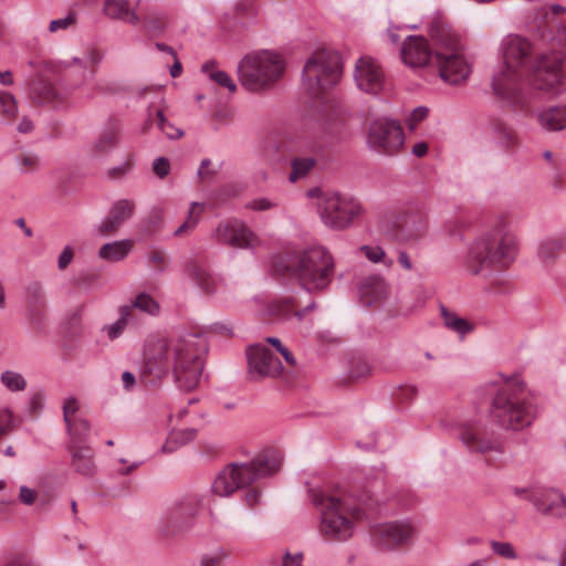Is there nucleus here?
I'll return each instance as SVG.
<instances>
[{"instance_id": "1", "label": "nucleus", "mask_w": 566, "mask_h": 566, "mask_svg": "<svg viewBox=\"0 0 566 566\" xmlns=\"http://www.w3.org/2000/svg\"><path fill=\"white\" fill-rule=\"evenodd\" d=\"M531 43L523 38L515 36L507 41L503 52L504 65L492 78V87L497 96L511 103H520V82L525 76L537 91L556 94L566 90L564 52L553 51L544 54L531 65Z\"/></svg>"}, {"instance_id": "2", "label": "nucleus", "mask_w": 566, "mask_h": 566, "mask_svg": "<svg viewBox=\"0 0 566 566\" xmlns=\"http://www.w3.org/2000/svg\"><path fill=\"white\" fill-rule=\"evenodd\" d=\"M205 349L200 334L186 333L175 339L159 338L149 343L143 361L172 371L177 386L190 391L199 384L203 368L200 354Z\"/></svg>"}, {"instance_id": "3", "label": "nucleus", "mask_w": 566, "mask_h": 566, "mask_svg": "<svg viewBox=\"0 0 566 566\" xmlns=\"http://www.w3.org/2000/svg\"><path fill=\"white\" fill-rule=\"evenodd\" d=\"M311 503L319 513L318 532L327 542H345L353 536L354 521L363 516L360 505H367V500L360 497L358 504L349 495L340 491L331 492L325 489H310Z\"/></svg>"}, {"instance_id": "4", "label": "nucleus", "mask_w": 566, "mask_h": 566, "mask_svg": "<svg viewBox=\"0 0 566 566\" xmlns=\"http://www.w3.org/2000/svg\"><path fill=\"white\" fill-rule=\"evenodd\" d=\"M272 266L276 273L295 277L310 293L325 291L335 274L333 255L323 245L279 254L273 258Z\"/></svg>"}, {"instance_id": "5", "label": "nucleus", "mask_w": 566, "mask_h": 566, "mask_svg": "<svg viewBox=\"0 0 566 566\" xmlns=\"http://www.w3.org/2000/svg\"><path fill=\"white\" fill-rule=\"evenodd\" d=\"M489 413L500 428L517 431L531 426L536 417V407L523 381L510 379L496 389Z\"/></svg>"}, {"instance_id": "6", "label": "nucleus", "mask_w": 566, "mask_h": 566, "mask_svg": "<svg viewBox=\"0 0 566 566\" xmlns=\"http://www.w3.org/2000/svg\"><path fill=\"white\" fill-rule=\"evenodd\" d=\"M517 254V239L505 224H499L491 232L479 238L470 248L467 268L479 275L493 268L506 269Z\"/></svg>"}, {"instance_id": "7", "label": "nucleus", "mask_w": 566, "mask_h": 566, "mask_svg": "<svg viewBox=\"0 0 566 566\" xmlns=\"http://www.w3.org/2000/svg\"><path fill=\"white\" fill-rule=\"evenodd\" d=\"M281 455L269 449L248 463H232L214 479L211 491L219 496H229L256 480L276 473L281 468Z\"/></svg>"}, {"instance_id": "8", "label": "nucleus", "mask_w": 566, "mask_h": 566, "mask_svg": "<svg viewBox=\"0 0 566 566\" xmlns=\"http://www.w3.org/2000/svg\"><path fill=\"white\" fill-rule=\"evenodd\" d=\"M429 34L434 43V65L441 80L452 85L464 82L470 67L463 57L458 35L441 20L431 22Z\"/></svg>"}, {"instance_id": "9", "label": "nucleus", "mask_w": 566, "mask_h": 566, "mask_svg": "<svg viewBox=\"0 0 566 566\" xmlns=\"http://www.w3.org/2000/svg\"><path fill=\"white\" fill-rule=\"evenodd\" d=\"M283 71L279 55L269 51L248 54L238 65L239 81L250 92L271 87L282 76Z\"/></svg>"}, {"instance_id": "10", "label": "nucleus", "mask_w": 566, "mask_h": 566, "mask_svg": "<svg viewBox=\"0 0 566 566\" xmlns=\"http://www.w3.org/2000/svg\"><path fill=\"white\" fill-rule=\"evenodd\" d=\"M342 73V60L338 53L326 50L313 53L303 67V80L307 90L317 95L334 86Z\"/></svg>"}, {"instance_id": "11", "label": "nucleus", "mask_w": 566, "mask_h": 566, "mask_svg": "<svg viewBox=\"0 0 566 566\" xmlns=\"http://www.w3.org/2000/svg\"><path fill=\"white\" fill-rule=\"evenodd\" d=\"M203 505V496L198 492H188L180 497L164 515L160 532L174 536L189 530Z\"/></svg>"}, {"instance_id": "12", "label": "nucleus", "mask_w": 566, "mask_h": 566, "mask_svg": "<svg viewBox=\"0 0 566 566\" xmlns=\"http://www.w3.org/2000/svg\"><path fill=\"white\" fill-rule=\"evenodd\" d=\"M321 219L325 226L342 230L361 212L360 203L338 192H324L318 202Z\"/></svg>"}, {"instance_id": "13", "label": "nucleus", "mask_w": 566, "mask_h": 566, "mask_svg": "<svg viewBox=\"0 0 566 566\" xmlns=\"http://www.w3.org/2000/svg\"><path fill=\"white\" fill-rule=\"evenodd\" d=\"M367 142L374 150L394 155L399 151L405 142L402 127L396 119L378 118L368 128Z\"/></svg>"}, {"instance_id": "14", "label": "nucleus", "mask_w": 566, "mask_h": 566, "mask_svg": "<svg viewBox=\"0 0 566 566\" xmlns=\"http://www.w3.org/2000/svg\"><path fill=\"white\" fill-rule=\"evenodd\" d=\"M249 375L252 380L275 378L282 373V363L266 346L253 344L247 348Z\"/></svg>"}, {"instance_id": "15", "label": "nucleus", "mask_w": 566, "mask_h": 566, "mask_svg": "<svg viewBox=\"0 0 566 566\" xmlns=\"http://www.w3.org/2000/svg\"><path fill=\"white\" fill-rule=\"evenodd\" d=\"M323 155V146L316 142H305L295 146L291 154L289 181L294 184L308 177Z\"/></svg>"}, {"instance_id": "16", "label": "nucleus", "mask_w": 566, "mask_h": 566, "mask_svg": "<svg viewBox=\"0 0 566 566\" xmlns=\"http://www.w3.org/2000/svg\"><path fill=\"white\" fill-rule=\"evenodd\" d=\"M413 534L415 527L406 521L376 524L370 528L374 545L388 551L407 544Z\"/></svg>"}, {"instance_id": "17", "label": "nucleus", "mask_w": 566, "mask_h": 566, "mask_svg": "<svg viewBox=\"0 0 566 566\" xmlns=\"http://www.w3.org/2000/svg\"><path fill=\"white\" fill-rule=\"evenodd\" d=\"M354 78L357 86L369 94H378L384 87V73L376 61L369 56L356 62Z\"/></svg>"}, {"instance_id": "18", "label": "nucleus", "mask_w": 566, "mask_h": 566, "mask_svg": "<svg viewBox=\"0 0 566 566\" xmlns=\"http://www.w3.org/2000/svg\"><path fill=\"white\" fill-rule=\"evenodd\" d=\"M212 237L218 243L239 249L249 248L254 238L253 233L238 220L219 223Z\"/></svg>"}, {"instance_id": "19", "label": "nucleus", "mask_w": 566, "mask_h": 566, "mask_svg": "<svg viewBox=\"0 0 566 566\" xmlns=\"http://www.w3.org/2000/svg\"><path fill=\"white\" fill-rule=\"evenodd\" d=\"M458 437L470 452L488 453L501 451V443L494 438L482 437V428L476 422L461 423L458 429Z\"/></svg>"}, {"instance_id": "20", "label": "nucleus", "mask_w": 566, "mask_h": 566, "mask_svg": "<svg viewBox=\"0 0 566 566\" xmlns=\"http://www.w3.org/2000/svg\"><path fill=\"white\" fill-rule=\"evenodd\" d=\"M528 501L544 515L555 517L566 516V499L554 489H535L530 493Z\"/></svg>"}, {"instance_id": "21", "label": "nucleus", "mask_w": 566, "mask_h": 566, "mask_svg": "<svg viewBox=\"0 0 566 566\" xmlns=\"http://www.w3.org/2000/svg\"><path fill=\"white\" fill-rule=\"evenodd\" d=\"M528 501L544 515L555 517L566 516V499L554 489H535L530 493Z\"/></svg>"}, {"instance_id": "22", "label": "nucleus", "mask_w": 566, "mask_h": 566, "mask_svg": "<svg viewBox=\"0 0 566 566\" xmlns=\"http://www.w3.org/2000/svg\"><path fill=\"white\" fill-rule=\"evenodd\" d=\"M402 61L411 67L434 64V50L423 36L409 35L401 49Z\"/></svg>"}, {"instance_id": "23", "label": "nucleus", "mask_w": 566, "mask_h": 566, "mask_svg": "<svg viewBox=\"0 0 566 566\" xmlns=\"http://www.w3.org/2000/svg\"><path fill=\"white\" fill-rule=\"evenodd\" d=\"M136 205L133 200L120 199L115 201L106 217L97 226V233L101 235H109L116 233L119 228L133 217Z\"/></svg>"}, {"instance_id": "24", "label": "nucleus", "mask_w": 566, "mask_h": 566, "mask_svg": "<svg viewBox=\"0 0 566 566\" xmlns=\"http://www.w3.org/2000/svg\"><path fill=\"white\" fill-rule=\"evenodd\" d=\"M71 465L77 474L91 478L96 473L95 454L91 447L85 444H69Z\"/></svg>"}, {"instance_id": "25", "label": "nucleus", "mask_w": 566, "mask_h": 566, "mask_svg": "<svg viewBox=\"0 0 566 566\" xmlns=\"http://www.w3.org/2000/svg\"><path fill=\"white\" fill-rule=\"evenodd\" d=\"M493 143L504 153L512 154L518 147L515 130L500 118L490 120Z\"/></svg>"}, {"instance_id": "26", "label": "nucleus", "mask_w": 566, "mask_h": 566, "mask_svg": "<svg viewBox=\"0 0 566 566\" xmlns=\"http://www.w3.org/2000/svg\"><path fill=\"white\" fill-rule=\"evenodd\" d=\"M186 273L206 294H212L216 292L217 279L206 263L198 260H191L186 265Z\"/></svg>"}, {"instance_id": "27", "label": "nucleus", "mask_w": 566, "mask_h": 566, "mask_svg": "<svg viewBox=\"0 0 566 566\" xmlns=\"http://www.w3.org/2000/svg\"><path fill=\"white\" fill-rule=\"evenodd\" d=\"M360 302L370 306L386 295V282L378 275L364 277L358 285Z\"/></svg>"}, {"instance_id": "28", "label": "nucleus", "mask_w": 566, "mask_h": 566, "mask_svg": "<svg viewBox=\"0 0 566 566\" xmlns=\"http://www.w3.org/2000/svg\"><path fill=\"white\" fill-rule=\"evenodd\" d=\"M120 125L117 119L108 118L103 132L96 138L93 145L95 155H106L111 153L119 143Z\"/></svg>"}, {"instance_id": "29", "label": "nucleus", "mask_w": 566, "mask_h": 566, "mask_svg": "<svg viewBox=\"0 0 566 566\" xmlns=\"http://www.w3.org/2000/svg\"><path fill=\"white\" fill-rule=\"evenodd\" d=\"M30 95L38 104L57 105L63 102V96L51 82L44 78L34 80L30 86Z\"/></svg>"}, {"instance_id": "30", "label": "nucleus", "mask_w": 566, "mask_h": 566, "mask_svg": "<svg viewBox=\"0 0 566 566\" xmlns=\"http://www.w3.org/2000/svg\"><path fill=\"white\" fill-rule=\"evenodd\" d=\"M103 11L112 20H120L136 25L140 18L129 8L128 0H105Z\"/></svg>"}, {"instance_id": "31", "label": "nucleus", "mask_w": 566, "mask_h": 566, "mask_svg": "<svg viewBox=\"0 0 566 566\" xmlns=\"http://www.w3.org/2000/svg\"><path fill=\"white\" fill-rule=\"evenodd\" d=\"M538 122L547 130L566 128V104L551 106L538 115Z\"/></svg>"}, {"instance_id": "32", "label": "nucleus", "mask_w": 566, "mask_h": 566, "mask_svg": "<svg viewBox=\"0 0 566 566\" xmlns=\"http://www.w3.org/2000/svg\"><path fill=\"white\" fill-rule=\"evenodd\" d=\"M132 240H118L105 243L98 251V256L108 262H118L124 260L133 250Z\"/></svg>"}, {"instance_id": "33", "label": "nucleus", "mask_w": 566, "mask_h": 566, "mask_svg": "<svg viewBox=\"0 0 566 566\" xmlns=\"http://www.w3.org/2000/svg\"><path fill=\"white\" fill-rule=\"evenodd\" d=\"M170 371L163 367L153 366L143 361L139 370V381L148 389H155L161 386L164 379Z\"/></svg>"}, {"instance_id": "34", "label": "nucleus", "mask_w": 566, "mask_h": 566, "mask_svg": "<svg viewBox=\"0 0 566 566\" xmlns=\"http://www.w3.org/2000/svg\"><path fill=\"white\" fill-rule=\"evenodd\" d=\"M400 230L397 232V239L408 241L420 238L426 231V224L419 216H405L401 223H399Z\"/></svg>"}, {"instance_id": "35", "label": "nucleus", "mask_w": 566, "mask_h": 566, "mask_svg": "<svg viewBox=\"0 0 566 566\" xmlns=\"http://www.w3.org/2000/svg\"><path fill=\"white\" fill-rule=\"evenodd\" d=\"M315 307V303L312 302L308 306L303 310H295V305L292 300L284 298L277 300L272 305V313L283 319H290L296 317L298 321L303 319L305 313Z\"/></svg>"}, {"instance_id": "36", "label": "nucleus", "mask_w": 566, "mask_h": 566, "mask_svg": "<svg viewBox=\"0 0 566 566\" xmlns=\"http://www.w3.org/2000/svg\"><path fill=\"white\" fill-rule=\"evenodd\" d=\"M566 241L564 238H548L538 244L537 255L543 262L553 263L557 260Z\"/></svg>"}, {"instance_id": "37", "label": "nucleus", "mask_w": 566, "mask_h": 566, "mask_svg": "<svg viewBox=\"0 0 566 566\" xmlns=\"http://www.w3.org/2000/svg\"><path fill=\"white\" fill-rule=\"evenodd\" d=\"M156 124L157 127L168 137V138H180L184 135V132L177 127H175L168 119L165 117V114L161 109H157L154 114L149 113L148 120L145 124L144 130H147L150 125Z\"/></svg>"}, {"instance_id": "38", "label": "nucleus", "mask_w": 566, "mask_h": 566, "mask_svg": "<svg viewBox=\"0 0 566 566\" xmlns=\"http://www.w3.org/2000/svg\"><path fill=\"white\" fill-rule=\"evenodd\" d=\"M441 316L444 325L459 334L464 336L473 331V325L467 319L459 317L454 312H450L446 306L441 305Z\"/></svg>"}, {"instance_id": "39", "label": "nucleus", "mask_w": 566, "mask_h": 566, "mask_svg": "<svg viewBox=\"0 0 566 566\" xmlns=\"http://www.w3.org/2000/svg\"><path fill=\"white\" fill-rule=\"evenodd\" d=\"M213 66V61L206 62L201 66V71L208 74L211 81H213L222 87H226L230 93H234L237 91V84L233 82L230 75L224 71L212 70Z\"/></svg>"}, {"instance_id": "40", "label": "nucleus", "mask_w": 566, "mask_h": 566, "mask_svg": "<svg viewBox=\"0 0 566 566\" xmlns=\"http://www.w3.org/2000/svg\"><path fill=\"white\" fill-rule=\"evenodd\" d=\"M69 433L71 434L70 444H82L90 434V423L86 419L77 418L66 422Z\"/></svg>"}, {"instance_id": "41", "label": "nucleus", "mask_w": 566, "mask_h": 566, "mask_svg": "<svg viewBox=\"0 0 566 566\" xmlns=\"http://www.w3.org/2000/svg\"><path fill=\"white\" fill-rule=\"evenodd\" d=\"M130 313L129 306H122L119 308V317L116 322L103 327L109 340H115L122 336L128 324V316Z\"/></svg>"}, {"instance_id": "42", "label": "nucleus", "mask_w": 566, "mask_h": 566, "mask_svg": "<svg viewBox=\"0 0 566 566\" xmlns=\"http://www.w3.org/2000/svg\"><path fill=\"white\" fill-rule=\"evenodd\" d=\"M200 213V205L198 202H192L188 211L187 219L175 230V235H185L193 230L198 224Z\"/></svg>"}, {"instance_id": "43", "label": "nucleus", "mask_w": 566, "mask_h": 566, "mask_svg": "<svg viewBox=\"0 0 566 566\" xmlns=\"http://www.w3.org/2000/svg\"><path fill=\"white\" fill-rule=\"evenodd\" d=\"M197 429L193 428L171 431L166 442L164 443V449H169L171 443H176L177 447H182L186 443L192 441L197 437Z\"/></svg>"}, {"instance_id": "44", "label": "nucleus", "mask_w": 566, "mask_h": 566, "mask_svg": "<svg viewBox=\"0 0 566 566\" xmlns=\"http://www.w3.org/2000/svg\"><path fill=\"white\" fill-rule=\"evenodd\" d=\"M2 385L10 391H22L27 387L24 377L13 370H6L1 374Z\"/></svg>"}, {"instance_id": "45", "label": "nucleus", "mask_w": 566, "mask_h": 566, "mask_svg": "<svg viewBox=\"0 0 566 566\" xmlns=\"http://www.w3.org/2000/svg\"><path fill=\"white\" fill-rule=\"evenodd\" d=\"M25 300L28 307L45 306L44 292L39 282H32L25 287Z\"/></svg>"}, {"instance_id": "46", "label": "nucleus", "mask_w": 566, "mask_h": 566, "mask_svg": "<svg viewBox=\"0 0 566 566\" xmlns=\"http://www.w3.org/2000/svg\"><path fill=\"white\" fill-rule=\"evenodd\" d=\"M132 307L138 308L142 312L150 315H157L159 313V304L157 301H155V298L145 292L138 294L135 297L134 302L132 303Z\"/></svg>"}, {"instance_id": "47", "label": "nucleus", "mask_w": 566, "mask_h": 566, "mask_svg": "<svg viewBox=\"0 0 566 566\" xmlns=\"http://www.w3.org/2000/svg\"><path fill=\"white\" fill-rule=\"evenodd\" d=\"M142 20L145 29L153 34H160L166 29L165 17L160 13H147Z\"/></svg>"}, {"instance_id": "48", "label": "nucleus", "mask_w": 566, "mask_h": 566, "mask_svg": "<svg viewBox=\"0 0 566 566\" xmlns=\"http://www.w3.org/2000/svg\"><path fill=\"white\" fill-rule=\"evenodd\" d=\"M19 501L25 505H33V504H38V507H45L48 504H49V500L48 499H42L39 496V494L25 486V485H22L19 490Z\"/></svg>"}, {"instance_id": "49", "label": "nucleus", "mask_w": 566, "mask_h": 566, "mask_svg": "<svg viewBox=\"0 0 566 566\" xmlns=\"http://www.w3.org/2000/svg\"><path fill=\"white\" fill-rule=\"evenodd\" d=\"M77 22V13L74 11H70L66 17L61 19L52 20L49 24V31L51 33H55L60 30H67L76 25Z\"/></svg>"}, {"instance_id": "50", "label": "nucleus", "mask_w": 566, "mask_h": 566, "mask_svg": "<svg viewBox=\"0 0 566 566\" xmlns=\"http://www.w3.org/2000/svg\"><path fill=\"white\" fill-rule=\"evenodd\" d=\"M0 106H1V112L4 115H7L9 118H12L15 116L18 106H17V101L12 94H10L8 92L0 93Z\"/></svg>"}, {"instance_id": "51", "label": "nucleus", "mask_w": 566, "mask_h": 566, "mask_svg": "<svg viewBox=\"0 0 566 566\" xmlns=\"http://www.w3.org/2000/svg\"><path fill=\"white\" fill-rule=\"evenodd\" d=\"M491 548H492L493 553H495L496 555H499L501 557H504L507 559H516L517 558L514 547L509 542L492 541Z\"/></svg>"}, {"instance_id": "52", "label": "nucleus", "mask_w": 566, "mask_h": 566, "mask_svg": "<svg viewBox=\"0 0 566 566\" xmlns=\"http://www.w3.org/2000/svg\"><path fill=\"white\" fill-rule=\"evenodd\" d=\"M44 308H45V306L28 307L30 324L36 331L42 329L44 326V321H45Z\"/></svg>"}, {"instance_id": "53", "label": "nucleus", "mask_w": 566, "mask_h": 566, "mask_svg": "<svg viewBox=\"0 0 566 566\" xmlns=\"http://www.w3.org/2000/svg\"><path fill=\"white\" fill-rule=\"evenodd\" d=\"M153 171L158 178L164 179L170 171L169 160L166 157L156 158L153 163Z\"/></svg>"}, {"instance_id": "54", "label": "nucleus", "mask_w": 566, "mask_h": 566, "mask_svg": "<svg viewBox=\"0 0 566 566\" xmlns=\"http://www.w3.org/2000/svg\"><path fill=\"white\" fill-rule=\"evenodd\" d=\"M361 251L365 256L374 263H378L385 258V251L380 247L363 245Z\"/></svg>"}, {"instance_id": "55", "label": "nucleus", "mask_w": 566, "mask_h": 566, "mask_svg": "<svg viewBox=\"0 0 566 566\" xmlns=\"http://www.w3.org/2000/svg\"><path fill=\"white\" fill-rule=\"evenodd\" d=\"M13 428L12 413L9 410L0 411V438L8 434Z\"/></svg>"}, {"instance_id": "56", "label": "nucleus", "mask_w": 566, "mask_h": 566, "mask_svg": "<svg viewBox=\"0 0 566 566\" xmlns=\"http://www.w3.org/2000/svg\"><path fill=\"white\" fill-rule=\"evenodd\" d=\"M226 553L220 551L212 555H207L201 560V566H224Z\"/></svg>"}, {"instance_id": "57", "label": "nucleus", "mask_w": 566, "mask_h": 566, "mask_svg": "<svg viewBox=\"0 0 566 566\" xmlns=\"http://www.w3.org/2000/svg\"><path fill=\"white\" fill-rule=\"evenodd\" d=\"M74 258V250L72 247L66 245L59 255L57 268L65 270Z\"/></svg>"}, {"instance_id": "58", "label": "nucleus", "mask_w": 566, "mask_h": 566, "mask_svg": "<svg viewBox=\"0 0 566 566\" xmlns=\"http://www.w3.org/2000/svg\"><path fill=\"white\" fill-rule=\"evenodd\" d=\"M428 115V108L424 106L416 107L410 117L408 118V126L413 129L418 123L424 119Z\"/></svg>"}, {"instance_id": "59", "label": "nucleus", "mask_w": 566, "mask_h": 566, "mask_svg": "<svg viewBox=\"0 0 566 566\" xmlns=\"http://www.w3.org/2000/svg\"><path fill=\"white\" fill-rule=\"evenodd\" d=\"M273 207H275V203L266 198H258L247 203V208L254 211H265L272 209Z\"/></svg>"}, {"instance_id": "60", "label": "nucleus", "mask_w": 566, "mask_h": 566, "mask_svg": "<svg viewBox=\"0 0 566 566\" xmlns=\"http://www.w3.org/2000/svg\"><path fill=\"white\" fill-rule=\"evenodd\" d=\"M18 164L24 168V171L33 170L38 164V157L33 154H23L17 158Z\"/></svg>"}, {"instance_id": "61", "label": "nucleus", "mask_w": 566, "mask_h": 566, "mask_svg": "<svg viewBox=\"0 0 566 566\" xmlns=\"http://www.w3.org/2000/svg\"><path fill=\"white\" fill-rule=\"evenodd\" d=\"M77 411V401L74 397L69 398L63 405V417L65 423L73 420L72 416Z\"/></svg>"}, {"instance_id": "62", "label": "nucleus", "mask_w": 566, "mask_h": 566, "mask_svg": "<svg viewBox=\"0 0 566 566\" xmlns=\"http://www.w3.org/2000/svg\"><path fill=\"white\" fill-rule=\"evenodd\" d=\"M149 261L156 265L158 271H164L167 261L166 254L160 250H153L149 254Z\"/></svg>"}, {"instance_id": "63", "label": "nucleus", "mask_w": 566, "mask_h": 566, "mask_svg": "<svg viewBox=\"0 0 566 566\" xmlns=\"http://www.w3.org/2000/svg\"><path fill=\"white\" fill-rule=\"evenodd\" d=\"M129 170H130V164L123 163L122 165L111 168L108 170L107 175L112 179H119L123 176H125Z\"/></svg>"}, {"instance_id": "64", "label": "nucleus", "mask_w": 566, "mask_h": 566, "mask_svg": "<svg viewBox=\"0 0 566 566\" xmlns=\"http://www.w3.org/2000/svg\"><path fill=\"white\" fill-rule=\"evenodd\" d=\"M301 563H302V554L301 553H297L294 555L286 553L283 557L282 566H301Z\"/></svg>"}]
</instances>
